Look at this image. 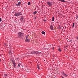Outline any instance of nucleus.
I'll return each instance as SVG.
<instances>
[{"label":"nucleus","instance_id":"nucleus-1","mask_svg":"<svg viewBox=\"0 0 78 78\" xmlns=\"http://www.w3.org/2000/svg\"><path fill=\"white\" fill-rule=\"evenodd\" d=\"M14 15L16 17H19V16H22H22L23 15L21 12H16L14 14Z\"/></svg>","mask_w":78,"mask_h":78},{"label":"nucleus","instance_id":"nucleus-2","mask_svg":"<svg viewBox=\"0 0 78 78\" xmlns=\"http://www.w3.org/2000/svg\"><path fill=\"white\" fill-rule=\"evenodd\" d=\"M18 37L19 38L23 37V33H22L21 32H19L18 33Z\"/></svg>","mask_w":78,"mask_h":78},{"label":"nucleus","instance_id":"nucleus-3","mask_svg":"<svg viewBox=\"0 0 78 78\" xmlns=\"http://www.w3.org/2000/svg\"><path fill=\"white\" fill-rule=\"evenodd\" d=\"M12 61L13 64V67H14V68H16V64L15 63V61H14L13 60H12Z\"/></svg>","mask_w":78,"mask_h":78},{"label":"nucleus","instance_id":"nucleus-4","mask_svg":"<svg viewBox=\"0 0 78 78\" xmlns=\"http://www.w3.org/2000/svg\"><path fill=\"white\" fill-rule=\"evenodd\" d=\"M47 3L49 6H52V2H47Z\"/></svg>","mask_w":78,"mask_h":78},{"label":"nucleus","instance_id":"nucleus-5","mask_svg":"<svg viewBox=\"0 0 78 78\" xmlns=\"http://www.w3.org/2000/svg\"><path fill=\"white\" fill-rule=\"evenodd\" d=\"M21 5V2H19L18 4H17L15 5L16 6H20Z\"/></svg>","mask_w":78,"mask_h":78},{"label":"nucleus","instance_id":"nucleus-6","mask_svg":"<svg viewBox=\"0 0 78 78\" xmlns=\"http://www.w3.org/2000/svg\"><path fill=\"white\" fill-rule=\"evenodd\" d=\"M25 41L26 42H30V39H29L28 38H26Z\"/></svg>","mask_w":78,"mask_h":78},{"label":"nucleus","instance_id":"nucleus-7","mask_svg":"<svg viewBox=\"0 0 78 78\" xmlns=\"http://www.w3.org/2000/svg\"><path fill=\"white\" fill-rule=\"evenodd\" d=\"M50 29L51 30H53V26L52 25H51L50 27Z\"/></svg>","mask_w":78,"mask_h":78},{"label":"nucleus","instance_id":"nucleus-8","mask_svg":"<svg viewBox=\"0 0 78 78\" xmlns=\"http://www.w3.org/2000/svg\"><path fill=\"white\" fill-rule=\"evenodd\" d=\"M57 28L58 30H61V26L59 25L58 27Z\"/></svg>","mask_w":78,"mask_h":78},{"label":"nucleus","instance_id":"nucleus-9","mask_svg":"<svg viewBox=\"0 0 78 78\" xmlns=\"http://www.w3.org/2000/svg\"><path fill=\"white\" fill-rule=\"evenodd\" d=\"M58 1H60V2H63V3H64V2H66V1L64 0H58Z\"/></svg>","mask_w":78,"mask_h":78},{"label":"nucleus","instance_id":"nucleus-10","mask_svg":"<svg viewBox=\"0 0 78 78\" xmlns=\"http://www.w3.org/2000/svg\"><path fill=\"white\" fill-rule=\"evenodd\" d=\"M21 17L20 18V20H22V21L23 20V16H21Z\"/></svg>","mask_w":78,"mask_h":78},{"label":"nucleus","instance_id":"nucleus-11","mask_svg":"<svg viewBox=\"0 0 78 78\" xmlns=\"http://www.w3.org/2000/svg\"><path fill=\"white\" fill-rule=\"evenodd\" d=\"M35 53L36 54H40V53H41L40 52L37 51H35Z\"/></svg>","mask_w":78,"mask_h":78},{"label":"nucleus","instance_id":"nucleus-12","mask_svg":"<svg viewBox=\"0 0 78 78\" xmlns=\"http://www.w3.org/2000/svg\"><path fill=\"white\" fill-rule=\"evenodd\" d=\"M51 19H52V21L53 22V21L55 20V19L54 18V16H53V17Z\"/></svg>","mask_w":78,"mask_h":78},{"label":"nucleus","instance_id":"nucleus-13","mask_svg":"<svg viewBox=\"0 0 78 78\" xmlns=\"http://www.w3.org/2000/svg\"><path fill=\"white\" fill-rule=\"evenodd\" d=\"M37 13V11H35L33 13V14H34V15H35Z\"/></svg>","mask_w":78,"mask_h":78},{"label":"nucleus","instance_id":"nucleus-14","mask_svg":"<svg viewBox=\"0 0 78 78\" xmlns=\"http://www.w3.org/2000/svg\"><path fill=\"white\" fill-rule=\"evenodd\" d=\"M37 68L38 69H40V70L41 69L39 68V65H37Z\"/></svg>","mask_w":78,"mask_h":78},{"label":"nucleus","instance_id":"nucleus-15","mask_svg":"<svg viewBox=\"0 0 78 78\" xmlns=\"http://www.w3.org/2000/svg\"><path fill=\"white\" fill-rule=\"evenodd\" d=\"M73 26H72L73 28L74 27V26H75V23H73Z\"/></svg>","mask_w":78,"mask_h":78},{"label":"nucleus","instance_id":"nucleus-16","mask_svg":"<svg viewBox=\"0 0 78 78\" xmlns=\"http://www.w3.org/2000/svg\"><path fill=\"white\" fill-rule=\"evenodd\" d=\"M35 53H36V51H35L31 52V53L32 54H35Z\"/></svg>","mask_w":78,"mask_h":78},{"label":"nucleus","instance_id":"nucleus-17","mask_svg":"<svg viewBox=\"0 0 78 78\" xmlns=\"http://www.w3.org/2000/svg\"><path fill=\"white\" fill-rule=\"evenodd\" d=\"M18 66L19 67H20V65H21L20 64V63H18Z\"/></svg>","mask_w":78,"mask_h":78},{"label":"nucleus","instance_id":"nucleus-18","mask_svg":"<svg viewBox=\"0 0 78 78\" xmlns=\"http://www.w3.org/2000/svg\"><path fill=\"white\" fill-rule=\"evenodd\" d=\"M61 73H62V75H63V76L65 74V73H64V72H61Z\"/></svg>","mask_w":78,"mask_h":78},{"label":"nucleus","instance_id":"nucleus-19","mask_svg":"<svg viewBox=\"0 0 78 78\" xmlns=\"http://www.w3.org/2000/svg\"><path fill=\"white\" fill-rule=\"evenodd\" d=\"M20 59V58L19 57H17V58H15V60H18V59Z\"/></svg>","mask_w":78,"mask_h":78},{"label":"nucleus","instance_id":"nucleus-20","mask_svg":"<svg viewBox=\"0 0 78 78\" xmlns=\"http://www.w3.org/2000/svg\"><path fill=\"white\" fill-rule=\"evenodd\" d=\"M63 76H65V77H67V76H68V75H67V74L65 73V74H64V75Z\"/></svg>","mask_w":78,"mask_h":78},{"label":"nucleus","instance_id":"nucleus-21","mask_svg":"<svg viewBox=\"0 0 78 78\" xmlns=\"http://www.w3.org/2000/svg\"><path fill=\"white\" fill-rule=\"evenodd\" d=\"M41 33L43 34H45V32L44 31H43L41 32Z\"/></svg>","mask_w":78,"mask_h":78},{"label":"nucleus","instance_id":"nucleus-22","mask_svg":"<svg viewBox=\"0 0 78 78\" xmlns=\"http://www.w3.org/2000/svg\"><path fill=\"white\" fill-rule=\"evenodd\" d=\"M4 76L5 77H6L7 76H8V75L6 74H4Z\"/></svg>","mask_w":78,"mask_h":78},{"label":"nucleus","instance_id":"nucleus-23","mask_svg":"<svg viewBox=\"0 0 78 78\" xmlns=\"http://www.w3.org/2000/svg\"><path fill=\"white\" fill-rule=\"evenodd\" d=\"M28 5H31V3H30V2H29L28 3Z\"/></svg>","mask_w":78,"mask_h":78},{"label":"nucleus","instance_id":"nucleus-24","mask_svg":"<svg viewBox=\"0 0 78 78\" xmlns=\"http://www.w3.org/2000/svg\"><path fill=\"white\" fill-rule=\"evenodd\" d=\"M58 51H60V52H61V49H60V48H59L58 49Z\"/></svg>","mask_w":78,"mask_h":78},{"label":"nucleus","instance_id":"nucleus-25","mask_svg":"<svg viewBox=\"0 0 78 78\" xmlns=\"http://www.w3.org/2000/svg\"><path fill=\"white\" fill-rule=\"evenodd\" d=\"M69 42H70L71 43H72L73 40H70Z\"/></svg>","mask_w":78,"mask_h":78},{"label":"nucleus","instance_id":"nucleus-26","mask_svg":"<svg viewBox=\"0 0 78 78\" xmlns=\"http://www.w3.org/2000/svg\"><path fill=\"white\" fill-rule=\"evenodd\" d=\"M76 19H78V16L77 15H76Z\"/></svg>","mask_w":78,"mask_h":78},{"label":"nucleus","instance_id":"nucleus-27","mask_svg":"<svg viewBox=\"0 0 78 78\" xmlns=\"http://www.w3.org/2000/svg\"><path fill=\"white\" fill-rule=\"evenodd\" d=\"M43 21H44V22H45V23H46V20H43Z\"/></svg>","mask_w":78,"mask_h":78},{"label":"nucleus","instance_id":"nucleus-28","mask_svg":"<svg viewBox=\"0 0 78 78\" xmlns=\"http://www.w3.org/2000/svg\"><path fill=\"white\" fill-rule=\"evenodd\" d=\"M2 22V18H0V22Z\"/></svg>","mask_w":78,"mask_h":78},{"label":"nucleus","instance_id":"nucleus-29","mask_svg":"<svg viewBox=\"0 0 78 78\" xmlns=\"http://www.w3.org/2000/svg\"><path fill=\"white\" fill-rule=\"evenodd\" d=\"M7 44L6 43H5L4 44V45H5V46H6Z\"/></svg>","mask_w":78,"mask_h":78},{"label":"nucleus","instance_id":"nucleus-30","mask_svg":"<svg viewBox=\"0 0 78 78\" xmlns=\"http://www.w3.org/2000/svg\"><path fill=\"white\" fill-rule=\"evenodd\" d=\"M48 48H47L48 49H49V48H50V47L49 46H48Z\"/></svg>","mask_w":78,"mask_h":78},{"label":"nucleus","instance_id":"nucleus-31","mask_svg":"<svg viewBox=\"0 0 78 78\" xmlns=\"http://www.w3.org/2000/svg\"><path fill=\"white\" fill-rule=\"evenodd\" d=\"M28 36H29V35H28V36H26V39H27L28 38Z\"/></svg>","mask_w":78,"mask_h":78},{"label":"nucleus","instance_id":"nucleus-32","mask_svg":"<svg viewBox=\"0 0 78 78\" xmlns=\"http://www.w3.org/2000/svg\"><path fill=\"white\" fill-rule=\"evenodd\" d=\"M76 39L78 40V36H77L76 37Z\"/></svg>","mask_w":78,"mask_h":78},{"label":"nucleus","instance_id":"nucleus-33","mask_svg":"<svg viewBox=\"0 0 78 78\" xmlns=\"http://www.w3.org/2000/svg\"><path fill=\"white\" fill-rule=\"evenodd\" d=\"M12 14H14V13H15V12H12Z\"/></svg>","mask_w":78,"mask_h":78},{"label":"nucleus","instance_id":"nucleus-34","mask_svg":"<svg viewBox=\"0 0 78 78\" xmlns=\"http://www.w3.org/2000/svg\"><path fill=\"white\" fill-rule=\"evenodd\" d=\"M54 48L53 47L52 48V50H54Z\"/></svg>","mask_w":78,"mask_h":78},{"label":"nucleus","instance_id":"nucleus-35","mask_svg":"<svg viewBox=\"0 0 78 78\" xmlns=\"http://www.w3.org/2000/svg\"><path fill=\"white\" fill-rule=\"evenodd\" d=\"M37 18V17H35V19H36Z\"/></svg>","mask_w":78,"mask_h":78},{"label":"nucleus","instance_id":"nucleus-36","mask_svg":"<svg viewBox=\"0 0 78 78\" xmlns=\"http://www.w3.org/2000/svg\"><path fill=\"white\" fill-rule=\"evenodd\" d=\"M0 62H1L2 61V60L1 59H0Z\"/></svg>","mask_w":78,"mask_h":78},{"label":"nucleus","instance_id":"nucleus-37","mask_svg":"<svg viewBox=\"0 0 78 78\" xmlns=\"http://www.w3.org/2000/svg\"><path fill=\"white\" fill-rule=\"evenodd\" d=\"M25 70L26 72H28V71H27V70H26V69H25Z\"/></svg>","mask_w":78,"mask_h":78},{"label":"nucleus","instance_id":"nucleus-38","mask_svg":"<svg viewBox=\"0 0 78 78\" xmlns=\"http://www.w3.org/2000/svg\"><path fill=\"white\" fill-rule=\"evenodd\" d=\"M9 53H11V51H9Z\"/></svg>","mask_w":78,"mask_h":78},{"label":"nucleus","instance_id":"nucleus-39","mask_svg":"<svg viewBox=\"0 0 78 78\" xmlns=\"http://www.w3.org/2000/svg\"><path fill=\"white\" fill-rule=\"evenodd\" d=\"M50 46H51V45H50Z\"/></svg>","mask_w":78,"mask_h":78}]
</instances>
